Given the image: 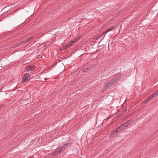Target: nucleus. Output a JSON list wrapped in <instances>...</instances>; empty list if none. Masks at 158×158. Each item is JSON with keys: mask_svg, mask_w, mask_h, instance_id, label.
Wrapping results in <instances>:
<instances>
[{"mask_svg": "<svg viewBox=\"0 0 158 158\" xmlns=\"http://www.w3.org/2000/svg\"><path fill=\"white\" fill-rule=\"evenodd\" d=\"M89 69L88 68H85L83 69V71L84 72H86L88 71Z\"/></svg>", "mask_w": 158, "mask_h": 158, "instance_id": "15", "label": "nucleus"}, {"mask_svg": "<svg viewBox=\"0 0 158 158\" xmlns=\"http://www.w3.org/2000/svg\"><path fill=\"white\" fill-rule=\"evenodd\" d=\"M116 157V156H115L114 157H113V158H115Z\"/></svg>", "mask_w": 158, "mask_h": 158, "instance_id": "24", "label": "nucleus"}, {"mask_svg": "<svg viewBox=\"0 0 158 158\" xmlns=\"http://www.w3.org/2000/svg\"><path fill=\"white\" fill-rule=\"evenodd\" d=\"M58 153H59V151H56L52 153V155L53 156H55L58 154Z\"/></svg>", "mask_w": 158, "mask_h": 158, "instance_id": "12", "label": "nucleus"}, {"mask_svg": "<svg viewBox=\"0 0 158 158\" xmlns=\"http://www.w3.org/2000/svg\"><path fill=\"white\" fill-rule=\"evenodd\" d=\"M154 93V94H155L156 95V96H157L158 95V90L155 91Z\"/></svg>", "mask_w": 158, "mask_h": 158, "instance_id": "19", "label": "nucleus"}, {"mask_svg": "<svg viewBox=\"0 0 158 158\" xmlns=\"http://www.w3.org/2000/svg\"><path fill=\"white\" fill-rule=\"evenodd\" d=\"M152 97L153 98L154 97H156V95L154 94V93H153L151 95Z\"/></svg>", "mask_w": 158, "mask_h": 158, "instance_id": "18", "label": "nucleus"}, {"mask_svg": "<svg viewBox=\"0 0 158 158\" xmlns=\"http://www.w3.org/2000/svg\"><path fill=\"white\" fill-rule=\"evenodd\" d=\"M70 46V45L69 44H68L65 45L63 46V48L64 49H67L69 48V47Z\"/></svg>", "mask_w": 158, "mask_h": 158, "instance_id": "11", "label": "nucleus"}, {"mask_svg": "<svg viewBox=\"0 0 158 158\" xmlns=\"http://www.w3.org/2000/svg\"><path fill=\"white\" fill-rule=\"evenodd\" d=\"M33 38V37H32L30 38L27 39V40H24L25 43H26V42L29 41L30 40H31Z\"/></svg>", "mask_w": 158, "mask_h": 158, "instance_id": "14", "label": "nucleus"}, {"mask_svg": "<svg viewBox=\"0 0 158 158\" xmlns=\"http://www.w3.org/2000/svg\"><path fill=\"white\" fill-rule=\"evenodd\" d=\"M113 80H116V83L120 79V78L119 77H117L113 79Z\"/></svg>", "mask_w": 158, "mask_h": 158, "instance_id": "17", "label": "nucleus"}, {"mask_svg": "<svg viewBox=\"0 0 158 158\" xmlns=\"http://www.w3.org/2000/svg\"><path fill=\"white\" fill-rule=\"evenodd\" d=\"M118 129H119L118 127L117 129H115L114 131H113L112 134V135L113 136H114V135L116 133H117L120 131L118 130Z\"/></svg>", "mask_w": 158, "mask_h": 158, "instance_id": "8", "label": "nucleus"}, {"mask_svg": "<svg viewBox=\"0 0 158 158\" xmlns=\"http://www.w3.org/2000/svg\"><path fill=\"white\" fill-rule=\"evenodd\" d=\"M115 26H113L112 27H111L110 28H109L108 29H107L106 30V31L107 33V32L110 31H111L112 30V29H113L114 28H115Z\"/></svg>", "mask_w": 158, "mask_h": 158, "instance_id": "10", "label": "nucleus"}, {"mask_svg": "<svg viewBox=\"0 0 158 158\" xmlns=\"http://www.w3.org/2000/svg\"><path fill=\"white\" fill-rule=\"evenodd\" d=\"M106 33H107V32L106 31V30L104 32L102 33L101 34L102 35H103L104 34Z\"/></svg>", "mask_w": 158, "mask_h": 158, "instance_id": "21", "label": "nucleus"}, {"mask_svg": "<svg viewBox=\"0 0 158 158\" xmlns=\"http://www.w3.org/2000/svg\"><path fill=\"white\" fill-rule=\"evenodd\" d=\"M49 42V41H48V42H46V43H45V44H46V45L47 46H49L50 44H47Z\"/></svg>", "mask_w": 158, "mask_h": 158, "instance_id": "22", "label": "nucleus"}, {"mask_svg": "<svg viewBox=\"0 0 158 158\" xmlns=\"http://www.w3.org/2000/svg\"><path fill=\"white\" fill-rule=\"evenodd\" d=\"M30 77V75L28 73H26L24 74L22 77L21 81L22 82H24L28 80Z\"/></svg>", "mask_w": 158, "mask_h": 158, "instance_id": "2", "label": "nucleus"}, {"mask_svg": "<svg viewBox=\"0 0 158 158\" xmlns=\"http://www.w3.org/2000/svg\"><path fill=\"white\" fill-rule=\"evenodd\" d=\"M25 43L24 42V41H20V42H18L17 44L18 45H21V44H25Z\"/></svg>", "mask_w": 158, "mask_h": 158, "instance_id": "13", "label": "nucleus"}, {"mask_svg": "<svg viewBox=\"0 0 158 158\" xmlns=\"http://www.w3.org/2000/svg\"><path fill=\"white\" fill-rule=\"evenodd\" d=\"M127 111V109H125V110H123V113L124 114L125 113V112H126Z\"/></svg>", "mask_w": 158, "mask_h": 158, "instance_id": "20", "label": "nucleus"}, {"mask_svg": "<svg viewBox=\"0 0 158 158\" xmlns=\"http://www.w3.org/2000/svg\"><path fill=\"white\" fill-rule=\"evenodd\" d=\"M36 67L35 66L32 65H27L26 67L27 71L30 70L32 71Z\"/></svg>", "mask_w": 158, "mask_h": 158, "instance_id": "4", "label": "nucleus"}, {"mask_svg": "<svg viewBox=\"0 0 158 158\" xmlns=\"http://www.w3.org/2000/svg\"><path fill=\"white\" fill-rule=\"evenodd\" d=\"M116 83V80H113V79H110V81L107 83L105 84V88L107 89Z\"/></svg>", "mask_w": 158, "mask_h": 158, "instance_id": "1", "label": "nucleus"}, {"mask_svg": "<svg viewBox=\"0 0 158 158\" xmlns=\"http://www.w3.org/2000/svg\"><path fill=\"white\" fill-rule=\"evenodd\" d=\"M153 99V98L150 95L148 97V98L146 99V101L143 102L144 104L146 103L147 102H148L151 101L152 99Z\"/></svg>", "mask_w": 158, "mask_h": 158, "instance_id": "7", "label": "nucleus"}, {"mask_svg": "<svg viewBox=\"0 0 158 158\" xmlns=\"http://www.w3.org/2000/svg\"><path fill=\"white\" fill-rule=\"evenodd\" d=\"M103 35H102V34H100L99 35H98L96 38V40H98Z\"/></svg>", "mask_w": 158, "mask_h": 158, "instance_id": "16", "label": "nucleus"}, {"mask_svg": "<svg viewBox=\"0 0 158 158\" xmlns=\"http://www.w3.org/2000/svg\"><path fill=\"white\" fill-rule=\"evenodd\" d=\"M69 145H70V144L69 143L65 144L64 146L60 147V149L59 151V153H60L61 152L63 151L66 148H67V147Z\"/></svg>", "mask_w": 158, "mask_h": 158, "instance_id": "3", "label": "nucleus"}, {"mask_svg": "<svg viewBox=\"0 0 158 158\" xmlns=\"http://www.w3.org/2000/svg\"><path fill=\"white\" fill-rule=\"evenodd\" d=\"M125 127H126L125 125H124V124H122L119 126L118 128L119 129V130L120 131H121L122 130L125 129Z\"/></svg>", "mask_w": 158, "mask_h": 158, "instance_id": "5", "label": "nucleus"}, {"mask_svg": "<svg viewBox=\"0 0 158 158\" xmlns=\"http://www.w3.org/2000/svg\"><path fill=\"white\" fill-rule=\"evenodd\" d=\"M78 40V38L76 39L73 40L71 41V42L69 43V44L71 46L73 44L76 43V42Z\"/></svg>", "mask_w": 158, "mask_h": 158, "instance_id": "6", "label": "nucleus"}, {"mask_svg": "<svg viewBox=\"0 0 158 158\" xmlns=\"http://www.w3.org/2000/svg\"><path fill=\"white\" fill-rule=\"evenodd\" d=\"M132 120L130 119L129 120H127L126 122L123 123L124 124V125H125V126L127 127L129 124L132 122Z\"/></svg>", "mask_w": 158, "mask_h": 158, "instance_id": "9", "label": "nucleus"}, {"mask_svg": "<svg viewBox=\"0 0 158 158\" xmlns=\"http://www.w3.org/2000/svg\"><path fill=\"white\" fill-rule=\"evenodd\" d=\"M50 44V43H48V44Z\"/></svg>", "mask_w": 158, "mask_h": 158, "instance_id": "23", "label": "nucleus"}]
</instances>
